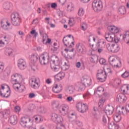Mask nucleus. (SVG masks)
Here are the masks:
<instances>
[{"label":"nucleus","instance_id":"f257e3e1","mask_svg":"<svg viewBox=\"0 0 129 129\" xmlns=\"http://www.w3.org/2000/svg\"><path fill=\"white\" fill-rule=\"evenodd\" d=\"M51 119L53 121H57V124L56 129H66L65 125L62 123L63 122V118L56 113H53L51 115Z\"/></svg>","mask_w":129,"mask_h":129},{"label":"nucleus","instance_id":"f03ea898","mask_svg":"<svg viewBox=\"0 0 129 129\" xmlns=\"http://www.w3.org/2000/svg\"><path fill=\"white\" fill-rule=\"evenodd\" d=\"M109 71L106 72L103 70H100L99 72L97 73L96 78L97 80L100 82H104L106 80L107 77V74H110L111 73V70L110 69H107Z\"/></svg>","mask_w":129,"mask_h":129},{"label":"nucleus","instance_id":"7ed1b4c3","mask_svg":"<svg viewBox=\"0 0 129 129\" xmlns=\"http://www.w3.org/2000/svg\"><path fill=\"white\" fill-rule=\"evenodd\" d=\"M11 23L14 27H20L22 23V19L18 13H13L11 16Z\"/></svg>","mask_w":129,"mask_h":129},{"label":"nucleus","instance_id":"20e7f679","mask_svg":"<svg viewBox=\"0 0 129 129\" xmlns=\"http://www.w3.org/2000/svg\"><path fill=\"white\" fill-rule=\"evenodd\" d=\"M40 59V56L37 53H33L31 55V69L33 71H36L38 69V60Z\"/></svg>","mask_w":129,"mask_h":129},{"label":"nucleus","instance_id":"39448f33","mask_svg":"<svg viewBox=\"0 0 129 129\" xmlns=\"http://www.w3.org/2000/svg\"><path fill=\"white\" fill-rule=\"evenodd\" d=\"M92 8L96 13H99L102 11L103 5L101 0H94L92 3Z\"/></svg>","mask_w":129,"mask_h":129},{"label":"nucleus","instance_id":"423d86ee","mask_svg":"<svg viewBox=\"0 0 129 129\" xmlns=\"http://www.w3.org/2000/svg\"><path fill=\"white\" fill-rule=\"evenodd\" d=\"M39 62L41 65H47L50 62V55L48 53L44 52L39 56Z\"/></svg>","mask_w":129,"mask_h":129},{"label":"nucleus","instance_id":"0eeeda50","mask_svg":"<svg viewBox=\"0 0 129 129\" xmlns=\"http://www.w3.org/2000/svg\"><path fill=\"white\" fill-rule=\"evenodd\" d=\"M76 108L78 111L81 113L86 112L88 110V106L86 104H83L82 103H78L77 104Z\"/></svg>","mask_w":129,"mask_h":129},{"label":"nucleus","instance_id":"6e6552de","mask_svg":"<svg viewBox=\"0 0 129 129\" xmlns=\"http://www.w3.org/2000/svg\"><path fill=\"white\" fill-rule=\"evenodd\" d=\"M31 118L27 117H22L21 118L20 124L23 127H30L31 126Z\"/></svg>","mask_w":129,"mask_h":129},{"label":"nucleus","instance_id":"1a4fd4ad","mask_svg":"<svg viewBox=\"0 0 129 129\" xmlns=\"http://www.w3.org/2000/svg\"><path fill=\"white\" fill-rule=\"evenodd\" d=\"M109 62L111 66L113 67H116V68H119V65L121 64L120 60L117 59V58H114L113 56H110L109 58Z\"/></svg>","mask_w":129,"mask_h":129},{"label":"nucleus","instance_id":"9d476101","mask_svg":"<svg viewBox=\"0 0 129 129\" xmlns=\"http://www.w3.org/2000/svg\"><path fill=\"white\" fill-rule=\"evenodd\" d=\"M107 49L109 52H112V53H117L119 51L120 48L119 46L117 44H112L110 46V44L107 45Z\"/></svg>","mask_w":129,"mask_h":129},{"label":"nucleus","instance_id":"9b49d317","mask_svg":"<svg viewBox=\"0 0 129 129\" xmlns=\"http://www.w3.org/2000/svg\"><path fill=\"white\" fill-rule=\"evenodd\" d=\"M62 41L64 46L68 48H73L74 46V41H71V38L64 37Z\"/></svg>","mask_w":129,"mask_h":129},{"label":"nucleus","instance_id":"f8f14e48","mask_svg":"<svg viewBox=\"0 0 129 129\" xmlns=\"http://www.w3.org/2000/svg\"><path fill=\"white\" fill-rule=\"evenodd\" d=\"M76 48L77 52L80 54H84V53H86V51H87L85 46L81 43H78L76 44Z\"/></svg>","mask_w":129,"mask_h":129},{"label":"nucleus","instance_id":"ddd939ff","mask_svg":"<svg viewBox=\"0 0 129 129\" xmlns=\"http://www.w3.org/2000/svg\"><path fill=\"white\" fill-rule=\"evenodd\" d=\"M80 83H77V84H75L73 86H70L68 87L67 89V91L68 93L70 94H72L75 90L77 91H78L79 90V89L80 88Z\"/></svg>","mask_w":129,"mask_h":129},{"label":"nucleus","instance_id":"4468645a","mask_svg":"<svg viewBox=\"0 0 129 129\" xmlns=\"http://www.w3.org/2000/svg\"><path fill=\"white\" fill-rule=\"evenodd\" d=\"M59 111L62 115H66V114L68 113V111H69V106L66 104L61 105L59 108Z\"/></svg>","mask_w":129,"mask_h":129},{"label":"nucleus","instance_id":"2eb2a0df","mask_svg":"<svg viewBox=\"0 0 129 129\" xmlns=\"http://www.w3.org/2000/svg\"><path fill=\"white\" fill-rule=\"evenodd\" d=\"M14 89L17 92H24L25 89V86L21 85L20 83H18L17 84H15L13 85Z\"/></svg>","mask_w":129,"mask_h":129},{"label":"nucleus","instance_id":"dca6fc26","mask_svg":"<svg viewBox=\"0 0 129 129\" xmlns=\"http://www.w3.org/2000/svg\"><path fill=\"white\" fill-rule=\"evenodd\" d=\"M31 87L34 89H38L40 87V80L37 78L32 79Z\"/></svg>","mask_w":129,"mask_h":129},{"label":"nucleus","instance_id":"f3484780","mask_svg":"<svg viewBox=\"0 0 129 129\" xmlns=\"http://www.w3.org/2000/svg\"><path fill=\"white\" fill-rule=\"evenodd\" d=\"M18 67L21 70H24L27 68V63L26 61L23 59H19L17 62Z\"/></svg>","mask_w":129,"mask_h":129},{"label":"nucleus","instance_id":"a211bd4d","mask_svg":"<svg viewBox=\"0 0 129 129\" xmlns=\"http://www.w3.org/2000/svg\"><path fill=\"white\" fill-rule=\"evenodd\" d=\"M107 29L110 32V33H111L113 34H117V33L119 32V29L116 27L114 25H109L107 27Z\"/></svg>","mask_w":129,"mask_h":129},{"label":"nucleus","instance_id":"6ab92c4d","mask_svg":"<svg viewBox=\"0 0 129 129\" xmlns=\"http://www.w3.org/2000/svg\"><path fill=\"white\" fill-rule=\"evenodd\" d=\"M114 110V108L112 106H110L109 105H108L106 106L104 109V112L106 113V114L107 115H110L113 113V111Z\"/></svg>","mask_w":129,"mask_h":129},{"label":"nucleus","instance_id":"aec40b11","mask_svg":"<svg viewBox=\"0 0 129 129\" xmlns=\"http://www.w3.org/2000/svg\"><path fill=\"white\" fill-rule=\"evenodd\" d=\"M62 89L61 85L58 86L57 84H54L52 88V90L54 93H59L62 91Z\"/></svg>","mask_w":129,"mask_h":129},{"label":"nucleus","instance_id":"412c9836","mask_svg":"<svg viewBox=\"0 0 129 129\" xmlns=\"http://www.w3.org/2000/svg\"><path fill=\"white\" fill-rule=\"evenodd\" d=\"M53 57L55 59L51 61L50 66H60V60L58 56L54 55Z\"/></svg>","mask_w":129,"mask_h":129},{"label":"nucleus","instance_id":"4be33fe9","mask_svg":"<svg viewBox=\"0 0 129 129\" xmlns=\"http://www.w3.org/2000/svg\"><path fill=\"white\" fill-rule=\"evenodd\" d=\"M9 121L11 124L16 125V124L18 123V117L16 115H12L10 117Z\"/></svg>","mask_w":129,"mask_h":129},{"label":"nucleus","instance_id":"5701e85b","mask_svg":"<svg viewBox=\"0 0 129 129\" xmlns=\"http://www.w3.org/2000/svg\"><path fill=\"white\" fill-rule=\"evenodd\" d=\"M14 52V49L11 47H6L5 49V54L7 56H12Z\"/></svg>","mask_w":129,"mask_h":129},{"label":"nucleus","instance_id":"b1692460","mask_svg":"<svg viewBox=\"0 0 129 129\" xmlns=\"http://www.w3.org/2000/svg\"><path fill=\"white\" fill-rule=\"evenodd\" d=\"M122 40H123L126 44H129V31L125 32L124 34L123 35Z\"/></svg>","mask_w":129,"mask_h":129},{"label":"nucleus","instance_id":"393cba45","mask_svg":"<svg viewBox=\"0 0 129 129\" xmlns=\"http://www.w3.org/2000/svg\"><path fill=\"white\" fill-rule=\"evenodd\" d=\"M126 13V10L125 9V7L124 6H121L118 10V14L120 16H122V15H124Z\"/></svg>","mask_w":129,"mask_h":129},{"label":"nucleus","instance_id":"a878e982","mask_svg":"<svg viewBox=\"0 0 129 129\" xmlns=\"http://www.w3.org/2000/svg\"><path fill=\"white\" fill-rule=\"evenodd\" d=\"M113 37H114V34L111 35L109 33L106 34L105 36L106 41L110 42H113Z\"/></svg>","mask_w":129,"mask_h":129},{"label":"nucleus","instance_id":"bb28decb","mask_svg":"<svg viewBox=\"0 0 129 129\" xmlns=\"http://www.w3.org/2000/svg\"><path fill=\"white\" fill-rule=\"evenodd\" d=\"M33 117L36 123H39V122H43V118L41 115H34Z\"/></svg>","mask_w":129,"mask_h":129},{"label":"nucleus","instance_id":"cd10ccee","mask_svg":"<svg viewBox=\"0 0 129 129\" xmlns=\"http://www.w3.org/2000/svg\"><path fill=\"white\" fill-rule=\"evenodd\" d=\"M126 100V97L124 96V95H119L117 96L116 101H125Z\"/></svg>","mask_w":129,"mask_h":129},{"label":"nucleus","instance_id":"c85d7f7f","mask_svg":"<svg viewBox=\"0 0 129 129\" xmlns=\"http://www.w3.org/2000/svg\"><path fill=\"white\" fill-rule=\"evenodd\" d=\"M90 61L91 63L94 64L98 62V56L97 55H93L90 57Z\"/></svg>","mask_w":129,"mask_h":129},{"label":"nucleus","instance_id":"c756f323","mask_svg":"<svg viewBox=\"0 0 129 129\" xmlns=\"http://www.w3.org/2000/svg\"><path fill=\"white\" fill-rule=\"evenodd\" d=\"M6 93H3L2 90H0V95L2 97H6V98H8L10 95H11V91L9 90L6 91Z\"/></svg>","mask_w":129,"mask_h":129},{"label":"nucleus","instance_id":"7c9ffc66","mask_svg":"<svg viewBox=\"0 0 129 129\" xmlns=\"http://www.w3.org/2000/svg\"><path fill=\"white\" fill-rule=\"evenodd\" d=\"M13 6V4L10 2H6L3 5V8L4 10H7V11L11 9V7Z\"/></svg>","mask_w":129,"mask_h":129},{"label":"nucleus","instance_id":"2f4dec72","mask_svg":"<svg viewBox=\"0 0 129 129\" xmlns=\"http://www.w3.org/2000/svg\"><path fill=\"white\" fill-rule=\"evenodd\" d=\"M11 81L12 84H13V85L19 83V82H18V79H17V76L16 75H13L11 76Z\"/></svg>","mask_w":129,"mask_h":129},{"label":"nucleus","instance_id":"473e14b6","mask_svg":"<svg viewBox=\"0 0 129 129\" xmlns=\"http://www.w3.org/2000/svg\"><path fill=\"white\" fill-rule=\"evenodd\" d=\"M52 107L54 110H57V109H58V107H59V102L56 101H52Z\"/></svg>","mask_w":129,"mask_h":129},{"label":"nucleus","instance_id":"72a5a7b5","mask_svg":"<svg viewBox=\"0 0 129 129\" xmlns=\"http://www.w3.org/2000/svg\"><path fill=\"white\" fill-rule=\"evenodd\" d=\"M106 44V42L103 39H101L99 40V42H97V45L98 47H100L102 45V48H104L105 47V45Z\"/></svg>","mask_w":129,"mask_h":129},{"label":"nucleus","instance_id":"f704fd0d","mask_svg":"<svg viewBox=\"0 0 129 129\" xmlns=\"http://www.w3.org/2000/svg\"><path fill=\"white\" fill-rule=\"evenodd\" d=\"M113 119L116 122H119V121H120V120L121 119V116L119 114L115 115H114Z\"/></svg>","mask_w":129,"mask_h":129},{"label":"nucleus","instance_id":"c9c22d12","mask_svg":"<svg viewBox=\"0 0 129 129\" xmlns=\"http://www.w3.org/2000/svg\"><path fill=\"white\" fill-rule=\"evenodd\" d=\"M10 27H11V23H10L9 21H6V24L2 25V28H4V30H9Z\"/></svg>","mask_w":129,"mask_h":129},{"label":"nucleus","instance_id":"e433bc0d","mask_svg":"<svg viewBox=\"0 0 129 129\" xmlns=\"http://www.w3.org/2000/svg\"><path fill=\"white\" fill-rule=\"evenodd\" d=\"M83 97L85 99H89L91 97V93L88 91L83 94Z\"/></svg>","mask_w":129,"mask_h":129},{"label":"nucleus","instance_id":"4c0bfd02","mask_svg":"<svg viewBox=\"0 0 129 129\" xmlns=\"http://www.w3.org/2000/svg\"><path fill=\"white\" fill-rule=\"evenodd\" d=\"M51 69L54 71V72H58L60 70V66H50Z\"/></svg>","mask_w":129,"mask_h":129},{"label":"nucleus","instance_id":"58836bf2","mask_svg":"<svg viewBox=\"0 0 129 129\" xmlns=\"http://www.w3.org/2000/svg\"><path fill=\"white\" fill-rule=\"evenodd\" d=\"M109 124L108 127L109 129H114V126L115 125V123L114 122H111V123L109 122V118H108Z\"/></svg>","mask_w":129,"mask_h":129},{"label":"nucleus","instance_id":"ea45409f","mask_svg":"<svg viewBox=\"0 0 129 129\" xmlns=\"http://www.w3.org/2000/svg\"><path fill=\"white\" fill-rule=\"evenodd\" d=\"M84 13H85V11H84V9H83L82 8H80L79 10L78 15L80 17H82L83 15H84Z\"/></svg>","mask_w":129,"mask_h":129},{"label":"nucleus","instance_id":"a19ab883","mask_svg":"<svg viewBox=\"0 0 129 129\" xmlns=\"http://www.w3.org/2000/svg\"><path fill=\"white\" fill-rule=\"evenodd\" d=\"M67 9L69 12H72V11L74 10V6H73V4L72 3L69 4L67 7Z\"/></svg>","mask_w":129,"mask_h":129},{"label":"nucleus","instance_id":"79ce46f5","mask_svg":"<svg viewBox=\"0 0 129 129\" xmlns=\"http://www.w3.org/2000/svg\"><path fill=\"white\" fill-rule=\"evenodd\" d=\"M84 81H85V83H86V84H87L88 86H90V85H91V83L92 82L91 79H84Z\"/></svg>","mask_w":129,"mask_h":129},{"label":"nucleus","instance_id":"37998d69","mask_svg":"<svg viewBox=\"0 0 129 129\" xmlns=\"http://www.w3.org/2000/svg\"><path fill=\"white\" fill-rule=\"evenodd\" d=\"M68 117L69 118H73V120H74L75 119H76L77 118V116L75 114V113H72L71 114H69L68 115Z\"/></svg>","mask_w":129,"mask_h":129},{"label":"nucleus","instance_id":"c03bdc74","mask_svg":"<svg viewBox=\"0 0 129 129\" xmlns=\"http://www.w3.org/2000/svg\"><path fill=\"white\" fill-rule=\"evenodd\" d=\"M57 74L59 76L60 80H62L65 77V73L64 72H59Z\"/></svg>","mask_w":129,"mask_h":129},{"label":"nucleus","instance_id":"a18cd8bd","mask_svg":"<svg viewBox=\"0 0 129 129\" xmlns=\"http://www.w3.org/2000/svg\"><path fill=\"white\" fill-rule=\"evenodd\" d=\"M81 28L83 31H85L87 29V24L86 23H83L81 25Z\"/></svg>","mask_w":129,"mask_h":129},{"label":"nucleus","instance_id":"49530a36","mask_svg":"<svg viewBox=\"0 0 129 129\" xmlns=\"http://www.w3.org/2000/svg\"><path fill=\"white\" fill-rule=\"evenodd\" d=\"M30 34L31 35H34L33 38H35V39H36V38H37V36H38V33L36 32V30H33L32 31H31L30 32Z\"/></svg>","mask_w":129,"mask_h":129},{"label":"nucleus","instance_id":"de8ad7c7","mask_svg":"<svg viewBox=\"0 0 129 129\" xmlns=\"http://www.w3.org/2000/svg\"><path fill=\"white\" fill-rule=\"evenodd\" d=\"M4 69H5V64L3 62H0V73L4 71Z\"/></svg>","mask_w":129,"mask_h":129},{"label":"nucleus","instance_id":"09e8293b","mask_svg":"<svg viewBox=\"0 0 129 129\" xmlns=\"http://www.w3.org/2000/svg\"><path fill=\"white\" fill-rule=\"evenodd\" d=\"M5 73L7 74V76L10 75L11 74V68L10 67H8L5 70Z\"/></svg>","mask_w":129,"mask_h":129},{"label":"nucleus","instance_id":"8fccbe9b","mask_svg":"<svg viewBox=\"0 0 129 129\" xmlns=\"http://www.w3.org/2000/svg\"><path fill=\"white\" fill-rule=\"evenodd\" d=\"M68 24L70 27H73L74 25V19H70L69 20Z\"/></svg>","mask_w":129,"mask_h":129},{"label":"nucleus","instance_id":"3c124183","mask_svg":"<svg viewBox=\"0 0 129 129\" xmlns=\"http://www.w3.org/2000/svg\"><path fill=\"white\" fill-rule=\"evenodd\" d=\"M129 76V73L128 72L125 71L124 73L121 75V77L123 78H126Z\"/></svg>","mask_w":129,"mask_h":129},{"label":"nucleus","instance_id":"603ef678","mask_svg":"<svg viewBox=\"0 0 129 129\" xmlns=\"http://www.w3.org/2000/svg\"><path fill=\"white\" fill-rule=\"evenodd\" d=\"M105 62H106V60L104 58H100L99 60V63L101 65H104V64H105Z\"/></svg>","mask_w":129,"mask_h":129},{"label":"nucleus","instance_id":"864d4df0","mask_svg":"<svg viewBox=\"0 0 129 129\" xmlns=\"http://www.w3.org/2000/svg\"><path fill=\"white\" fill-rule=\"evenodd\" d=\"M107 118H108L107 116L103 115L102 121L104 122V123H106V122H107Z\"/></svg>","mask_w":129,"mask_h":129},{"label":"nucleus","instance_id":"5fc2aeb1","mask_svg":"<svg viewBox=\"0 0 129 129\" xmlns=\"http://www.w3.org/2000/svg\"><path fill=\"white\" fill-rule=\"evenodd\" d=\"M98 92H101V91L102 92H103V91H104V88H103V87H98L97 89V91Z\"/></svg>","mask_w":129,"mask_h":129},{"label":"nucleus","instance_id":"6e6d98bb","mask_svg":"<svg viewBox=\"0 0 129 129\" xmlns=\"http://www.w3.org/2000/svg\"><path fill=\"white\" fill-rule=\"evenodd\" d=\"M126 85H124L121 88V91H123V93H124V92H125V90L126 89Z\"/></svg>","mask_w":129,"mask_h":129},{"label":"nucleus","instance_id":"4d7b16f0","mask_svg":"<svg viewBox=\"0 0 129 129\" xmlns=\"http://www.w3.org/2000/svg\"><path fill=\"white\" fill-rule=\"evenodd\" d=\"M54 79L55 81H60V80H61V79H60V77L58 75V74L56 76H55Z\"/></svg>","mask_w":129,"mask_h":129},{"label":"nucleus","instance_id":"13d9d810","mask_svg":"<svg viewBox=\"0 0 129 129\" xmlns=\"http://www.w3.org/2000/svg\"><path fill=\"white\" fill-rule=\"evenodd\" d=\"M103 52H104V50L102 46H101V48H98V52L99 53V54H100V53H103Z\"/></svg>","mask_w":129,"mask_h":129},{"label":"nucleus","instance_id":"bf43d9fd","mask_svg":"<svg viewBox=\"0 0 129 129\" xmlns=\"http://www.w3.org/2000/svg\"><path fill=\"white\" fill-rule=\"evenodd\" d=\"M65 52H67V53H68V52H70V53L74 52V48H72L71 50H69V49L66 48L64 49Z\"/></svg>","mask_w":129,"mask_h":129},{"label":"nucleus","instance_id":"052dcab7","mask_svg":"<svg viewBox=\"0 0 129 129\" xmlns=\"http://www.w3.org/2000/svg\"><path fill=\"white\" fill-rule=\"evenodd\" d=\"M67 101H68V102H71V101L73 100V97H72V96L68 97L67 98Z\"/></svg>","mask_w":129,"mask_h":129},{"label":"nucleus","instance_id":"680f3d73","mask_svg":"<svg viewBox=\"0 0 129 129\" xmlns=\"http://www.w3.org/2000/svg\"><path fill=\"white\" fill-rule=\"evenodd\" d=\"M15 110L16 112H19L21 110V107L19 106H17L15 107Z\"/></svg>","mask_w":129,"mask_h":129},{"label":"nucleus","instance_id":"e2e57ef3","mask_svg":"<svg viewBox=\"0 0 129 129\" xmlns=\"http://www.w3.org/2000/svg\"><path fill=\"white\" fill-rule=\"evenodd\" d=\"M4 43H5V44H6L7 45L9 44V38L7 37V36L4 37Z\"/></svg>","mask_w":129,"mask_h":129},{"label":"nucleus","instance_id":"0e129e2a","mask_svg":"<svg viewBox=\"0 0 129 129\" xmlns=\"http://www.w3.org/2000/svg\"><path fill=\"white\" fill-rule=\"evenodd\" d=\"M104 99H101L100 100H99V105H101L102 104H103L104 103Z\"/></svg>","mask_w":129,"mask_h":129},{"label":"nucleus","instance_id":"69168bd1","mask_svg":"<svg viewBox=\"0 0 129 129\" xmlns=\"http://www.w3.org/2000/svg\"><path fill=\"white\" fill-rule=\"evenodd\" d=\"M76 123L78 126H82L83 125V124L82 123V122H80V121H77Z\"/></svg>","mask_w":129,"mask_h":129},{"label":"nucleus","instance_id":"338daca9","mask_svg":"<svg viewBox=\"0 0 129 129\" xmlns=\"http://www.w3.org/2000/svg\"><path fill=\"white\" fill-rule=\"evenodd\" d=\"M68 39H71V41L72 40V41H74V38L73 37V36H72V35H69L67 36Z\"/></svg>","mask_w":129,"mask_h":129},{"label":"nucleus","instance_id":"774afa93","mask_svg":"<svg viewBox=\"0 0 129 129\" xmlns=\"http://www.w3.org/2000/svg\"><path fill=\"white\" fill-rule=\"evenodd\" d=\"M76 66L77 68H80V67H81V63L79 61L77 62L76 64Z\"/></svg>","mask_w":129,"mask_h":129}]
</instances>
